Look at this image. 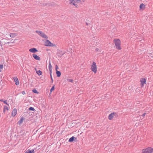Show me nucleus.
<instances>
[{"instance_id":"1","label":"nucleus","mask_w":153,"mask_h":153,"mask_svg":"<svg viewBox=\"0 0 153 153\" xmlns=\"http://www.w3.org/2000/svg\"><path fill=\"white\" fill-rule=\"evenodd\" d=\"M114 42L116 46V49L118 50L121 49V41L119 39H114Z\"/></svg>"},{"instance_id":"2","label":"nucleus","mask_w":153,"mask_h":153,"mask_svg":"<svg viewBox=\"0 0 153 153\" xmlns=\"http://www.w3.org/2000/svg\"><path fill=\"white\" fill-rule=\"evenodd\" d=\"M153 152V148L150 147H148L145 149H143L142 150L143 153H152Z\"/></svg>"},{"instance_id":"3","label":"nucleus","mask_w":153,"mask_h":153,"mask_svg":"<svg viewBox=\"0 0 153 153\" xmlns=\"http://www.w3.org/2000/svg\"><path fill=\"white\" fill-rule=\"evenodd\" d=\"M118 117V114L115 112L111 113L108 117V119L109 120H111L113 118H116Z\"/></svg>"},{"instance_id":"4","label":"nucleus","mask_w":153,"mask_h":153,"mask_svg":"<svg viewBox=\"0 0 153 153\" xmlns=\"http://www.w3.org/2000/svg\"><path fill=\"white\" fill-rule=\"evenodd\" d=\"M36 32L43 38L48 39V37L44 33L40 30H36Z\"/></svg>"},{"instance_id":"5","label":"nucleus","mask_w":153,"mask_h":153,"mask_svg":"<svg viewBox=\"0 0 153 153\" xmlns=\"http://www.w3.org/2000/svg\"><path fill=\"white\" fill-rule=\"evenodd\" d=\"M12 79L14 80V81L16 85H19V82L17 77H13Z\"/></svg>"},{"instance_id":"6","label":"nucleus","mask_w":153,"mask_h":153,"mask_svg":"<svg viewBox=\"0 0 153 153\" xmlns=\"http://www.w3.org/2000/svg\"><path fill=\"white\" fill-rule=\"evenodd\" d=\"M146 79L145 78H142L140 79V82H141V87L143 86L145 84H146Z\"/></svg>"},{"instance_id":"7","label":"nucleus","mask_w":153,"mask_h":153,"mask_svg":"<svg viewBox=\"0 0 153 153\" xmlns=\"http://www.w3.org/2000/svg\"><path fill=\"white\" fill-rule=\"evenodd\" d=\"M59 68H55V70L56 71V74L57 76L58 77H60L61 75V73L60 71H58L59 69Z\"/></svg>"},{"instance_id":"8","label":"nucleus","mask_w":153,"mask_h":153,"mask_svg":"<svg viewBox=\"0 0 153 153\" xmlns=\"http://www.w3.org/2000/svg\"><path fill=\"white\" fill-rule=\"evenodd\" d=\"M76 138L74 136H72L69 138L68 140V141L71 142H72L73 141H76Z\"/></svg>"},{"instance_id":"9","label":"nucleus","mask_w":153,"mask_h":153,"mask_svg":"<svg viewBox=\"0 0 153 153\" xmlns=\"http://www.w3.org/2000/svg\"><path fill=\"white\" fill-rule=\"evenodd\" d=\"M29 51L33 53H35L36 52L38 51L36 49V48H31L29 50Z\"/></svg>"},{"instance_id":"10","label":"nucleus","mask_w":153,"mask_h":153,"mask_svg":"<svg viewBox=\"0 0 153 153\" xmlns=\"http://www.w3.org/2000/svg\"><path fill=\"white\" fill-rule=\"evenodd\" d=\"M33 56L34 58L36 60H39L40 59V57L35 54H33Z\"/></svg>"},{"instance_id":"11","label":"nucleus","mask_w":153,"mask_h":153,"mask_svg":"<svg viewBox=\"0 0 153 153\" xmlns=\"http://www.w3.org/2000/svg\"><path fill=\"white\" fill-rule=\"evenodd\" d=\"M17 109H14L12 112V116L14 117L17 114Z\"/></svg>"},{"instance_id":"12","label":"nucleus","mask_w":153,"mask_h":153,"mask_svg":"<svg viewBox=\"0 0 153 153\" xmlns=\"http://www.w3.org/2000/svg\"><path fill=\"white\" fill-rule=\"evenodd\" d=\"M45 43V45L46 46H50V45L51 44V42L48 40H47Z\"/></svg>"},{"instance_id":"13","label":"nucleus","mask_w":153,"mask_h":153,"mask_svg":"<svg viewBox=\"0 0 153 153\" xmlns=\"http://www.w3.org/2000/svg\"><path fill=\"white\" fill-rule=\"evenodd\" d=\"M25 120V118L23 117L21 118L19 120L17 124L20 125L23 123V121Z\"/></svg>"},{"instance_id":"14","label":"nucleus","mask_w":153,"mask_h":153,"mask_svg":"<svg viewBox=\"0 0 153 153\" xmlns=\"http://www.w3.org/2000/svg\"><path fill=\"white\" fill-rule=\"evenodd\" d=\"M34 69L36 70V73L38 75L40 76L42 74V71H41L40 70L38 71L36 68H34Z\"/></svg>"},{"instance_id":"15","label":"nucleus","mask_w":153,"mask_h":153,"mask_svg":"<svg viewBox=\"0 0 153 153\" xmlns=\"http://www.w3.org/2000/svg\"><path fill=\"white\" fill-rule=\"evenodd\" d=\"M140 9H144L145 8V5L144 4L142 3L140 5Z\"/></svg>"},{"instance_id":"16","label":"nucleus","mask_w":153,"mask_h":153,"mask_svg":"<svg viewBox=\"0 0 153 153\" xmlns=\"http://www.w3.org/2000/svg\"><path fill=\"white\" fill-rule=\"evenodd\" d=\"M25 153H34V149H33L32 150L28 149L26 151Z\"/></svg>"},{"instance_id":"17","label":"nucleus","mask_w":153,"mask_h":153,"mask_svg":"<svg viewBox=\"0 0 153 153\" xmlns=\"http://www.w3.org/2000/svg\"><path fill=\"white\" fill-rule=\"evenodd\" d=\"M91 70L94 73H96L97 71V68H91Z\"/></svg>"},{"instance_id":"18","label":"nucleus","mask_w":153,"mask_h":153,"mask_svg":"<svg viewBox=\"0 0 153 153\" xmlns=\"http://www.w3.org/2000/svg\"><path fill=\"white\" fill-rule=\"evenodd\" d=\"M6 110H7L8 111L9 110V108L8 107H7V106H6V105H5L4 106V109H3V112L4 113H5Z\"/></svg>"},{"instance_id":"19","label":"nucleus","mask_w":153,"mask_h":153,"mask_svg":"<svg viewBox=\"0 0 153 153\" xmlns=\"http://www.w3.org/2000/svg\"><path fill=\"white\" fill-rule=\"evenodd\" d=\"M65 52H63L62 51H61L59 52V56L60 57H61L63 54H65Z\"/></svg>"},{"instance_id":"20","label":"nucleus","mask_w":153,"mask_h":153,"mask_svg":"<svg viewBox=\"0 0 153 153\" xmlns=\"http://www.w3.org/2000/svg\"><path fill=\"white\" fill-rule=\"evenodd\" d=\"M90 19L89 18H88L86 19V24L87 25H90L91 24V22H87L88 20L89 21V20H90Z\"/></svg>"},{"instance_id":"21","label":"nucleus","mask_w":153,"mask_h":153,"mask_svg":"<svg viewBox=\"0 0 153 153\" xmlns=\"http://www.w3.org/2000/svg\"><path fill=\"white\" fill-rule=\"evenodd\" d=\"M32 91L34 93L36 94H38L39 93V92L35 88L33 89L32 90Z\"/></svg>"},{"instance_id":"22","label":"nucleus","mask_w":153,"mask_h":153,"mask_svg":"<svg viewBox=\"0 0 153 153\" xmlns=\"http://www.w3.org/2000/svg\"><path fill=\"white\" fill-rule=\"evenodd\" d=\"M28 110L29 111H35L34 108H33L31 107H29L28 108Z\"/></svg>"},{"instance_id":"23","label":"nucleus","mask_w":153,"mask_h":153,"mask_svg":"<svg viewBox=\"0 0 153 153\" xmlns=\"http://www.w3.org/2000/svg\"><path fill=\"white\" fill-rule=\"evenodd\" d=\"M52 68H49V69L50 71V76H51L52 75Z\"/></svg>"},{"instance_id":"24","label":"nucleus","mask_w":153,"mask_h":153,"mask_svg":"<svg viewBox=\"0 0 153 153\" xmlns=\"http://www.w3.org/2000/svg\"><path fill=\"white\" fill-rule=\"evenodd\" d=\"M91 67H97L96 63L94 62H93L92 65H91Z\"/></svg>"},{"instance_id":"25","label":"nucleus","mask_w":153,"mask_h":153,"mask_svg":"<svg viewBox=\"0 0 153 153\" xmlns=\"http://www.w3.org/2000/svg\"><path fill=\"white\" fill-rule=\"evenodd\" d=\"M55 85H54L51 88V89H50V92H51L52 91H53L55 89Z\"/></svg>"},{"instance_id":"26","label":"nucleus","mask_w":153,"mask_h":153,"mask_svg":"<svg viewBox=\"0 0 153 153\" xmlns=\"http://www.w3.org/2000/svg\"><path fill=\"white\" fill-rule=\"evenodd\" d=\"M16 35L15 34L12 33H10V37H13L16 36Z\"/></svg>"},{"instance_id":"27","label":"nucleus","mask_w":153,"mask_h":153,"mask_svg":"<svg viewBox=\"0 0 153 153\" xmlns=\"http://www.w3.org/2000/svg\"><path fill=\"white\" fill-rule=\"evenodd\" d=\"M67 80L68 82H72V83H73V82L74 80H73V79H67Z\"/></svg>"},{"instance_id":"28","label":"nucleus","mask_w":153,"mask_h":153,"mask_svg":"<svg viewBox=\"0 0 153 153\" xmlns=\"http://www.w3.org/2000/svg\"><path fill=\"white\" fill-rule=\"evenodd\" d=\"M76 2L75 1H73V3H71V4H73L74 6H76V7H77V6H76L77 4H76Z\"/></svg>"},{"instance_id":"29","label":"nucleus","mask_w":153,"mask_h":153,"mask_svg":"<svg viewBox=\"0 0 153 153\" xmlns=\"http://www.w3.org/2000/svg\"><path fill=\"white\" fill-rule=\"evenodd\" d=\"M47 5V4L46 3H42L41 4V5L42 6H46Z\"/></svg>"},{"instance_id":"30","label":"nucleus","mask_w":153,"mask_h":153,"mask_svg":"<svg viewBox=\"0 0 153 153\" xmlns=\"http://www.w3.org/2000/svg\"><path fill=\"white\" fill-rule=\"evenodd\" d=\"M56 46V45L54 44H53L51 43V44L50 45V46L54 47Z\"/></svg>"},{"instance_id":"31","label":"nucleus","mask_w":153,"mask_h":153,"mask_svg":"<svg viewBox=\"0 0 153 153\" xmlns=\"http://www.w3.org/2000/svg\"><path fill=\"white\" fill-rule=\"evenodd\" d=\"M76 1V2L78 3H79V2L81 1V0H74Z\"/></svg>"},{"instance_id":"32","label":"nucleus","mask_w":153,"mask_h":153,"mask_svg":"<svg viewBox=\"0 0 153 153\" xmlns=\"http://www.w3.org/2000/svg\"><path fill=\"white\" fill-rule=\"evenodd\" d=\"M4 103L7 104L8 105H9L8 104L7 102V100H4Z\"/></svg>"},{"instance_id":"33","label":"nucleus","mask_w":153,"mask_h":153,"mask_svg":"<svg viewBox=\"0 0 153 153\" xmlns=\"http://www.w3.org/2000/svg\"><path fill=\"white\" fill-rule=\"evenodd\" d=\"M4 67L5 66H6V67H7L8 66V63H7V64L5 63H4Z\"/></svg>"},{"instance_id":"34","label":"nucleus","mask_w":153,"mask_h":153,"mask_svg":"<svg viewBox=\"0 0 153 153\" xmlns=\"http://www.w3.org/2000/svg\"><path fill=\"white\" fill-rule=\"evenodd\" d=\"M48 67H52V65L50 63V61H49V64Z\"/></svg>"},{"instance_id":"35","label":"nucleus","mask_w":153,"mask_h":153,"mask_svg":"<svg viewBox=\"0 0 153 153\" xmlns=\"http://www.w3.org/2000/svg\"><path fill=\"white\" fill-rule=\"evenodd\" d=\"M50 77H51V82L53 83V78L52 77V75H51V76H50Z\"/></svg>"},{"instance_id":"36","label":"nucleus","mask_w":153,"mask_h":153,"mask_svg":"<svg viewBox=\"0 0 153 153\" xmlns=\"http://www.w3.org/2000/svg\"><path fill=\"white\" fill-rule=\"evenodd\" d=\"M14 42V40H13V39L10 40V43H13Z\"/></svg>"},{"instance_id":"37","label":"nucleus","mask_w":153,"mask_h":153,"mask_svg":"<svg viewBox=\"0 0 153 153\" xmlns=\"http://www.w3.org/2000/svg\"><path fill=\"white\" fill-rule=\"evenodd\" d=\"M73 1H75L74 0H70V4H71L73 3Z\"/></svg>"},{"instance_id":"38","label":"nucleus","mask_w":153,"mask_h":153,"mask_svg":"<svg viewBox=\"0 0 153 153\" xmlns=\"http://www.w3.org/2000/svg\"><path fill=\"white\" fill-rule=\"evenodd\" d=\"M22 93L23 94H25V92L24 91H22Z\"/></svg>"},{"instance_id":"39","label":"nucleus","mask_w":153,"mask_h":153,"mask_svg":"<svg viewBox=\"0 0 153 153\" xmlns=\"http://www.w3.org/2000/svg\"><path fill=\"white\" fill-rule=\"evenodd\" d=\"M146 114V113H143L142 115V116L143 117H144L145 116V114Z\"/></svg>"},{"instance_id":"40","label":"nucleus","mask_w":153,"mask_h":153,"mask_svg":"<svg viewBox=\"0 0 153 153\" xmlns=\"http://www.w3.org/2000/svg\"><path fill=\"white\" fill-rule=\"evenodd\" d=\"M98 50H99V49H98V48H97L95 49V51H98Z\"/></svg>"},{"instance_id":"41","label":"nucleus","mask_w":153,"mask_h":153,"mask_svg":"<svg viewBox=\"0 0 153 153\" xmlns=\"http://www.w3.org/2000/svg\"><path fill=\"white\" fill-rule=\"evenodd\" d=\"M0 101L1 102H4V100L3 99H1L0 100Z\"/></svg>"},{"instance_id":"42","label":"nucleus","mask_w":153,"mask_h":153,"mask_svg":"<svg viewBox=\"0 0 153 153\" xmlns=\"http://www.w3.org/2000/svg\"><path fill=\"white\" fill-rule=\"evenodd\" d=\"M3 64H0V67H3Z\"/></svg>"},{"instance_id":"43","label":"nucleus","mask_w":153,"mask_h":153,"mask_svg":"<svg viewBox=\"0 0 153 153\" xmlns=\"http://www.w3.org/2000/svg\"><path fill=\"white\" fill-rule=\"evenodd\" d=\"M3 68H0V72L1 71V69H2Z\"/></svg>"},{"instance_id":"44","label":"nucleus","mask_w":153,"mask_h":153,"mask_svg":"<svg viewBox=\"0 0 153 153\" xmlns=\"http://www.w3.org/2000/svg\"><path fill=\"white\" fill-rule=\"evenodd\" d=\"M55 67H58L57 65H56V66H55Z\"/></svg>"},{"instance_id":"45","label":"nucleus","mask_w":153,"mask_h":153,"mask_svg":"<svg viewBox=\"0 0 153 153\" xmlns=\"http://www.w3.org/2000/svg\"><path fill=\"white\" fill-rule=\"evenodd\" d=\"M12 13V15H13V13H12V12H11V13Z\"/></svg>"},{"instance_id":"46","label":"nucleus","mask_w":153,"mask_h":153,"mask_svg":"<svg viewBox=\"0 0 153 153\" xmlns=\"http://www.w3.org/2000/svg\"><path fill=\"white\" fill-rule=\"evenodd\" d=\"M9 43V42H7V44H8V43Z\"/></svg>"},{"instance_id":"47","label":"nucleus","mask_w":153,"mask_h":153,"mask_svg":"<svg viewBox=\"0 0 153 153\" xmlns=\"http://www.w3.org/2000/svg\"><path fill=\"white\" fill-rule=\"evenodd\" d=\"M11 46V45H10V46Z\"/></svg>"}]
</instances>
